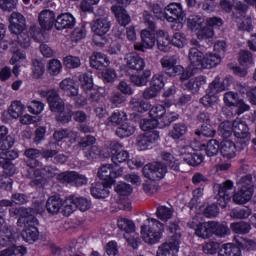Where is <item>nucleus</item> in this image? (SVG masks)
Instances as JSON below:
<instances>
[{"mask_svg":"<svg viewBox=\"0 0 256 256\" xmlns=\"http://www.w3.org/2000/svg\"><path fill=\"white\" fill-rule=\"evenodd\" d=\"M239 191L233 194V201L236 205H245L253 197L256 187V174L242 176L237 182Z\"/></svg>","mask_w":256,"mask_h":256,"instance_id":"nucleus-1","label":"nucleus"},{"mask_svg":"<svg viewBox=\"0 0 256 256\" xmlns=\"http://www.w3.org/2000/svg\"><path fill=\"white\" fill-rule=\"evenodd\" d=\"M143 17L148 28L141 31L142 43L134 45L136 51L153 49V47H155V42L157 41V38L155 37V18L147 11H144Z\"/></svg>","mask_w":256,"mask_h":256,"instance_id":"nucleus-2","label":"nucleus"},{"mask_svg":"<svg viewBox=\"0 0 256 256\" xmlns=\"http://www.w3.org/2000/svg\"><path fill=\"white\" fill-rule=\"evenodd\" d=\"M147 221L148 225L141 227L142 239L149 245H155V243H159L165 229L163 223L155 218H148Z\"/></svg>","mask_w":256,"mask_h":256,"instance_id":"nucleus-3","label":"nucleus"},{"mask_svg":"<svg viewBox=\"0 0 256 256\" xmlns=\"http://www.w3.org/2000/svg\"><path fill=\"white\" fill-rule=\"evenodd\" d=\"M91 29L94 33L93 41L96 45H105V35L111 29V22L107 18H97L92 22Z\"/></svg>","mask_w":256,"mask_h":256,"instance_id":"nucleus-4","label":"nucleus"},{"mask_svg":"<svg viewBox=\"0 0 256 256\" xmlns=\"http://www.w3.org/2000/svg\"><path fill=\"white\" fill-rule=\"evenodd\" d=\"M215 189L218 190V194L216 196L218 205H220V207H226L227 203L231 201V197L235 194L233 181L226 180L221 184H215Z\"/></svg>","mask_w":256,"mask_h":256,"instance_id":"nucleus-5","label":"nucleus"},{"mask_svg":"<svg viewBox=\"0 0 256 256\" xmlns=\"http://www.w3.org/2000/svg\"><path fill=\"white\" fill-rule=\"evenodd\" d=\"M142 171L146 179H150V181H159V179H163L167 174V166L161 162H154L146 164Z\"/></svg>","mask_w":256,"mask_h":256,"instance_id":"nucleus-6","label":"nucleus"},{"mask_svg":"<svg viewBox=\"0 0 256 256\" xmlns=\"http://www.w3.org/2000/svg\"><path fill=\"white\" fill-rule=\"evenodd\" d=\"M180 243L181 235H172L168 241L158 247L157 256H177V253H179Z\"/></svg>","mask_w":256,"mask_h":256,"instance_id":"nucleus-7","label":"nucleus"},{"mask_svg":"<svg viewBox=\"0 0 256 256\" xmlns=\"http://www.w3.org/2000/svg\"><path fill=\"white\" fill-rule=\"evenodd\" d=\"M123 175V168H116L113 164H105L100 167L98 171V177L102 181H106L107 185H113L117 177Z\"/></svg>","mask_w":256,"mask_h":256,"instance_id":"nucleus-8","label":"nucleus"},{"mask_svg":"<svg viewBox=\"0 0 256 256\" xmlns=\"http://www.w3.org/2000/svg\"><path fill=\"white\" fill-rule=\"evenodd\" d=\"M233 133L238 139V143L241 145H247L251 139V134L249 133V127L247 123L241 118H237L232 123Z\"/></svg>","mask_w":256,"mask_h":256,"instance_id":"nucleus-9","label":"nucleus"},{"mask_svg":"<svg viewBox=\"0 0 256 256\" xmlns=\"http://www.w3.org/2000/svg\"><path fill=\"white\" fill-rule=\"evenodd\" d=\"M185 18V12L183 7L179 3H171L165 8V19L169 23H174V21H183Z\"/></svg>","mask_w":256,"mask_h":256,"instance_id":"nucleus-10","label":"nucleus"},{"mask_svg":"<svg viewBox=\"0 0 256 256\" xmlns=\"http://www.w3.org/2000/svg\"><path fill=\"white\" fill-rule=\"evenodd\" d=\"M9 31L14 35L25 31V17L19 12H13L9 17Z\"/></svg>","mask_w":256,"mask_h":256,"instance_id":"nucleus-11","label":"nucleus"},{"mask_svg":"<svg viewBox=\"0 0 256 256\" xmlns=\"http://www.w3.org/2000/svg\"><path fill=\"white\" fill-rule=\"evenodd\" d=\"M189 227L192 229L195 228V234L197 237H201L202 239H209V237L213 236V228L215 227V222H203L200 224L188 223Z\"/></svg>","mask_w":256,"mask_h":256,"instance_id":"nucleus-12","label":"nucleus"},{"mask_svg":"<svg viewBox=\"0 0 256 256\" xmlns=\"http://www.w3.org/2000/svg\"><path fill=\"white\" fill-rule=\"evenodd\" d=\"M189 61L192 69H203L207 67L205 63V55L197 47H192L189 50Z\"/></svg>","mask_w":256,"mask_h":256,"instance_id":"nucleus-13","label":"nucleus"},{"mask_svg":"<svg viewBox=\"0 0 256 256\" xmlns=\"http://www.w3.org/2000/svg\"><path fill=\"white\" fill-rule=\"evenodd\" d=\"M126 67L133 71H143L145 69V59L135 53L126 54L124 58Z\"/></svg>","mask_w":256,"mask_h":256,"instance_id":"nucleus-14","label":"nucleus"},{"mask_svg":"<svg viewBox=\"0 0 256 256\" xmlns=\"http://www.w3.org/2000/svg\"><path fill=\"white\" fill-rule=\"evenodd\" d=\"M55 21V12L51 10H42L38 15L39 25L46 31L53 29Z\"/></svg>","mask_w":256,"mask_h":256,"instance_id":"nucleus-15","label":"nucleus"},{"mask_svg":"<svg viewBox=\"0 0 256 256\" xmlns=\"http://www.w3.org/2000/svg\"><path fill=\"white\" fill-rule=\"evenodd\" d=\"M19 236L11 230V226H4L0 232V247H7V245H14L17 243Z\"/></svg>","mask_w":256,"mask_h":256,"instance_id":"nucleus-16","label":"nucleus"},{"mask_svg":"<svg viewBox=\"0 0 256 256\" xmlns=\"http://www.w3.org/2000/svg\"><path fill=\"white\" fill-rule=\"evenodd\" d=\"M54 25L58 31H63V29H73L75 27V17L67 13L61 14L57 17Z\"/></svg>","mask_w":256,"mask_h":256,"instance_id":"nucleus-17","label":"nucleus"},{"mask_svg":"<svg viewBox=\"0 0 256 256\" xmlns=\"http://www.w3.org/2000/svg\"><path fill=\"white\" fill-rule=\"evenodd\" d=\"M157 139H159V132H146L145 134L138 136L137 145L142 149H147V147H151L152 143H155Z\"/></svg>","mask_w":256,"mask_h":256,"instance_id":"nucleus-18","label":"nucleus"},{"mask_svg":"<svg viewBox=\"0 0 256 256\" xmlns=\"http://www.w3.org/2000/svg\"><path fill=\"white\" fill-rule=\"evenodd\" d=\"M38 224L26 225L21 233L22 238L26 243H35L39 239V230L37 229Z\"/></svg>","mask_w":256,"mask_h":256,"instance_id":"nucleus-19","label":"nucleus"},{"mask_svg":"<svg viewBox=\"0 0 256 256\" xmlns=\"http://www.w3.org/2000/svg\"><path fill=\"white\" fill-rule=\"evenodd\" d=\"M111 11L112 13H114L121 27H125V25H129V23H131V16L127 14V10H125V8L118 5H114L111 7Z\"/></svg>","mask_w":256,"mask_h":256,"instance_id":"nucleus-20","label":"nucleus"},{"mask_svg":"<svg viewBox=\"0 0 256 256\" xmlns=\"http://www.w3.org/2000/svg\"><path fill=\"white\" fill-rule=\"evenodd\" d=\"M157 35V47L159 51L167 53L171 49V39H169V33L164 30H158Z\"/></svg>","mask_w":256,"mask_h":256,"instance_id":"nucleus-21","label":"nucleus"},{"mask_svg":"<svg viewBox=\"0 0 256 256\" xmlns=\"http://www.w3.org/2000/svg\"><path fill=\"white\" fill-rule=\"evenodd\" d=\"M90 65L93 67V69H98V71H101L104 67L109 65V59H107L105 54L96 52L90 58Z\"/></svg>","mask_w":256,"mask_h":256,"instance_id":"nucleus-22","label":"nucleus"},{"mask_svg":"<svg viewBox=\"0 0 256 256\" xmlns=\"http://www.w3.org/2000/svg\"><path fill=\"white\" fill-rule=\"evenodd\" d=\"M127 121V113L121 110L114 111L106 121L108 127H119Z\"/></svg>","mask_w":256,"mask_h":256,"instance_id":"nucleus-23","label":"nucleus"},{"mask_svg":"<svg viewBox=\"0 0 256 256\" xmlns=\"http://www.w3.org/2000/svg\"><path fill=\"white\" fill-rule=\"evenodd\" d=\"M227 87H229V80L224 79L221 81V77L216 76L215 79L209 84L207 91L217 95L218 93L225 91Z\"/></svg>","mask_w":256,"mask_h":256,"instance_id":"nucleus-24","label":"nucleus"},{"mask_svg":"<svg viewBox=\"0 0 256 256\" xmlns=\"http://www.w3.org/2000/svg\"><path fill=\"white\" fill-rule=\"evenodd\" d=\"M237 152L235 143L231 140H223L220 144V153L223 157L227 159H233Z\"/></svg>","mask_w":256,"mask_h":256,"instance_id":"nucleus-25","label":"nucleus"},{"mask_svg":"<svg viewBox=\"0 0 256 256\" xmlns=\"http://www.w3.org/2000/svg\"><path fill=\"white\" fill-rule=\"evenodd\" d=\"M28 179H31L30 185L35 187L37 185H41L43 183V169L30 167L27 170Z\"/></svg>","mask_w":256,"mask_h":256,"instance_id":"nucleus-26","label":"nucleus"},{"mask_svg":"<svg viewBox=\"0 0 256 256\" xmlns=\"http://www.w3.org/2000/svg\"><path fill=\"white\" fill-rule=\"evenodd\" d=\"M62 207L63 200L58 196H51L46 202V209L48 213H51V215H57V213H59V210H62Z\"/></svg>","mask_w":256,"mask_h":256,"instance_id":"nucleus-27","label":"nucleus"},{"mask_svg":"<svg viewBox=\"0 0 256 256\" xmlns=\"http://www.w3.org/2000/svg\"><path fill=\"white\" fill-rule=\"evenodd\" d=\"M91 195H93L95 199H105L109 197V187L101 182H96L91 186Z\"/></svg>","mask_w":256,"mask_h":256,"instance_id":"nucleus-28","label":"nucleus"},{"mask_svg":"<svg viewBox=\"0 0 256 256\" xmlns=\"http://www.w3.org/2000/svg\"><path fill=\"white\" fill-rule=\"evenodd\" d=\"M48 104L52 113H61V111H64L65 109V102H63V99L59 97V94H57V92L55 95H50Z\"/></svg>","mask_w":256,"mask_h":256,"instance_id":"nucleus-29","label":"nucleus"},{"mask_svg":"<svg viewBox=\"0 0 256 256\" xmlns=\"http://www.w3.org/2000/svg\"><path fill=\"white\" fill-rule=\"evenodd\" d=\"M60 89L65 91L69 97H77L79 90L75 87V81L71 78H66L60 82Z\"/></svg>","mask_w":256,"mask_h":256,"instance_id":"nucleus-30","label":"nucleus"},{"mask_svg":"<svg viewBox=\"0 0 256 256\" xmlns=\"http://www.w3.org/2000/svg\"><path fill=\"white\" fill-rule=\"evenodd\" d=\"M151 78V70H144L142 74L130 76L131 83L137 87H145Z\"/></svg>","mask_w":256,"mask_h":256,"instance_id":"nucleus-31","label":"nucleus"},{"mask_svg":"<svg viewBox=\"0 0 256 256\" xmlns=\"http://www.w3.org/2000/svg\"><path fill=\"white\" fill-rule=\"evenodd\" d=\"M218 256H241V248L233 243L223 244Z\"/></svg>","mask_w":256,"mask_h":256,"instance_id":"nucleus-32","label":"nucleus"},{"mask_svg":"<svg viewBox=\"0 0 256 256\" xmlns=\"http://www.w3.org/2000/svg\"><path fill=\"white\" fill-rule=\"evenodd\" d=\"M133 133H135V126L130 122H124L116 129V135L120 137V139L131 137Z\"/></svg>","mask_w":256,"mask_h":256,"instance_id":"nucleus-33","label":"nucleus"},{"mask_svg":"<svg viewBox=\"0 0 256 256\" xmlns=\"http://www.w3.org/2000/svg\"><path fill=\"white\" fill-rule=\"evenodd\" d=\"M130 105L133 111H137V113H145V111H149V108L151 107L148 102H145L138 96L132 97Z\"/></svg>","mask_w":256,"mask_h":256,"instance_id":"nucleus-34","label":"nucleus"},{"mask_svg":"<svg viewBox=\"0 0 256 256\" xmlns=\"http://www.w3.org/2000/svg\"><path fill=\"white\" fill-rule=\"evenodd\" d=\"M230 229L237 235H247L251 231V224L245 221L234 222L230 225Z\"/></svg>","mask_w":256,"mask_h":256,"instance_id":"nucleus-35","label":"nucleus"},{"mask_svg":"<svg viewBox=\"0 0 256 256\" xmlns=\"http://www.w3.org/2000/svg\"><path fill=\"white\" fill-rule=\"evenodd\" d=\"M179 119V115L176 112H172L169 110L165 111V114L158 120L159 127L163 129V127H169L174 121Z\"/></svg>","mask_w":256,"mask_h":256,"instance_id":"nucleus-36","label":"nucleus"},{"mask_svg":"<svg viewBox=\"0 0 256 256\" xmlns=\"http://www.w3.org/2000/svg\"><path fill=\"white\" fill-rule=\"evenodd\" d=\"M25 111V106L21 101H14L8 108V114L12 119H19Z\"/></svg>","mask_w":256,"mask_h":256,"instance_id":"nucleus-37","label":"nucleus"},{"mask_svg":"<svg viewBox=\"0 0 256 256\" xmlns=\"http://www.w3.org/2000/svg\"><path fill=\"white\" fill-rule=\"evenodd\" d=\"M219 63H221L220 54H217V52L206 54V56H204V65L207 66H203V69H211L212 67H217Z\"/></svg>","mask_w":256,"mask_h":256,"instance_id":"nucleus-38","label":"nucleus"},{"mask_svg":"<svg viewBox=\"0 0 256 256\" xmlns=\"http://www.w3.org/2000/svg\"><path fill=\"white\" fill-rule=\"evenodd\" d=\"M77 206L75 204V196H70L66 200L62 201V213L66 217H69L73 212H75Z\"/></svg>","mask_w":256,"mask_h":256,"instance_id":"nucleus-39","label":"nucleus"},{"mask_svg":"<svg viewBox=\"0 0 256 256\" xmlns=\"http://www.w3.org/2000/svg\"><path fill=\"white\" fill-rule=\"evenodd\" d=\"M161 157L163 161H165V163L168 165V167L172 169V171H181V169L179 168V160L176 159L173 154L169 152H162Z\"/></svg>","mask_w":256,"mask_h":256,"instance_id":"nucleus-40","label":"nucleus"},{"mask_svg":"<svg viewBox=\"0 0 256 256\" xmlns=\"http://www.w3.org/2000/svg\"><path fill=\"white\" fill-rule=\"evenodd\" d=\"M238 60L242 67H251L254 65L253 54L248 50H241L238 56Z\"/></svg>","mask_w":256,"mask_h":256,"instance_id":"nucleus-41","label":"nucleus"},{"mask_svg":"<svg viewBox=\"0 0 256 256\" xmlns=\"http://www.w3.org/2000/svg\"><path fill=\"white\" fill-rule=\"evenodd\" d=\"M187 133V126L184 123H176L174 124L172 130L169 133V136L172 139H181Z\"/></svg>","mask_w":256,"mask_h":256,"instance_id":"nucleus-42","label":"nucleus"},{"mask_svg":"<svg viewBox=\"0 0 256 256\" xmlns=\"http://www.w3.org/2000/svg\"><path fill=\"white\" fill-rule=\"evenodd\" d=\"M62 69H63V64H61V61H59L57 59H52L48 62L47 72L52 77L59 75V73H61Z\"/></svg>","mask_w":256,"mask_h":256,"instance_id":"nucleus-43","label":"nucleus"},{"mask_svg":"<svg viewBox=\"0 0 256 256\" xmlns=\"http://www.w3.org/2000/svg\"><path fill=\"white\" fill-rule=\"evenodd\" d=\"M224 102L228 107H237L242 104L239 95L234 92H226L224 94Z\"/></svg>","mask_w":256,"mask_h":256,"instance_id":"nucleus-44","label":"nucleus"},{"mask_svg":"<svg viewBox=\"0 0 256 256\" xmlns=\"http://www.w3.org/2000/svg\"><path fill=\"white\" fill-rule=\"evenodd\" d=\"M74 203L79 211L85 212L91 209V200L89 198L74 196Z\"/></svg>","mask_w":256,"mask_h":256,"instance_id":"nucleus-45","label":"nucleus"},{"mask_svg":"<svg viewBox=\"0 0 256 256\" xmlns=\"http://www.w3.org/2000/svg\"><path fill=\"white\" fill-rule=\"evenodd\" d=\"M118 228L125 233H134L135 232V223L127 218L118 219Z\"/></svg>","mask_w":256,"mask_h":256,"instance_id":"nucleus-46","label":"nucleus"},{"mask_svg":"<svg viewBox=\"0 0 256 256\" xmlns=\"http://www.w3.org/2000/svg\"><path fill=\"white\" fill-rule=\"evenodd\" d=\"M32 73L34 79H41L42 75L45 74V64L39 60L32 61Z\"/></svg>","mask_w":256,"mask_h":256,"instance_id":"nucleus-47","label":"nucleus"},{"mask_svg":"<svg viewBox=\"0 0 256 256\" xmlns=\"http://www.w3.org/2000/svg\"><path fill=\"white\" fill-rule=\"evenodd\" d=\"M218 133H219V135L224 137V139L231 137V135H233V123H231L229 121L222 122L219 125Z\"/></svg>","mask_w":256,"mask_h":256,"instance_id":"nucleus-48","label":"nucleus"},{"mask_svg":"<svg viewBox=\"0 0 256 256\" xmlns=\"http://www.w3.org/2000/svg\"><path fill=\"white\" fill-rule=\"evenodd\" d=\"M79 81L83 91H91L93 89V76L91 74H81Z\"/></svg>","mask_w":256,"mask_h":256,"instance_id":"nucleus-49","label":"nucleus"},{"mask_svg":"<svg viewBox=\"0 0 256 256\" xmlns=\"http://www.w3.org/2000/svg\"><path fill=\"white\" fill-rule=\"evenodd\" d=\"M129 159V152L122 150L112 155V163L116 169H119V163H125Z\"/></svg>","mask_w":256,"mask_h":256,"instance_id":"nucleus-50","label":"nucleus"},{"mask_svg":"<svg viewBox=\"0 0 256 256\" xmlns=\"http://www.w3.org/2000/svg\"><path fill=\"white\" fill-rule=\"evenodd\" d=\"M158 219L161 221H169L173 217V210L166 206H159L156 211Z\"/></svg>","mask_w":256,"mask_h":256,"instance_id":"nucleus-51","label":"nucleus"},{"mask_svg":"<svg viewBox=\"0 0 256 256\" xmlns=\"http://www.w3.org/2000/svg\"><path fill=\"white\" fill-rule=\"evenodd\" d=\"M203 159V154L192 152L190 156L185 157V163H187V165H191L192 167H197V165H201L203 163Z\"/></svg>","mask_w":256,"mask_h":256,"instance_id":"nucleus-52","label":"nucleus"},{"mask_svg":"<svg viewBox=\"0 0 256 256\" xmlns=\"http://www.w3.org/2000/svg\"><path fill=\"white\" fill-rule=\"evenodd\" d=\"M27 109L33 115H40V113H43V109H45V104L41 101L33 100L28 103Z\"/></svg>","mask_w":256,"mask_h":256,"instance_id":"nucleus-53","label":"nucleus"},{"mask_svg":"<svg viewBox=\"0 0 256 256\" xmlns=\"http://www.w3.org/2000/svg\"><path fill=\"white\" fill-rule=\"evenodd\" d=\"M201 103L204 107H211L219 101V96L217 94L211 93L209 90H206V95L201 98Z\"/></svg>","mask_w":256,"mask_h":256,"instance_id":"nucleus-54","label":"nucleus"},{"mask_svg":"<svg viewBox=\"0 0 256 256\" xmlns=\"http://www.w3.org/2000/svg\"><path fill=\"white\" fill-rule=\"evenodd\" d=\"M140 127H141L142 131H146L147 133H149L151 131H156L153 129H157V127H159V120H157L155 118L143 120L142 123L140 124Z\"/></svg>","mask_w":256,"mask_h":256,"instance_id":"nucleus-55","label":"nucleus"},{"mask_svg":"<svg viewBox=\"0 0 256 256\" xmlns=\"http://www.w3.org/2000/svg\"><path fill=\"white\" fill-rule=\"evenodd\" d=\"M171 43L172 45H174V47H178V49H183V47H185V44L187 43V38L185 37V34L181 32H176L171 39Z\"/></svg>","mask_w":256,"mask_h":256,"instance_id":"nucleus-56","label":"nucleus"},{"mask_svg":"<svg viewBox=\"0 0 256 256\" xmlns=\"http://www.w3.org/2000/svg\"><path fill=\"white\" fill-rule=\"evenodd\" d=\"M236 243L239 247H243L247 251H255L256 249V242L255 240L247 239V238H235Z\"/></svg>","mask_w":256,"mask_h":256,"instance_id":"nucleus-57","label":"nucleus"},{"mask_svg":"<svg viewBox=\"0 0 256 256\" xmlns=\"http://www.w3.org/2000/svg\"><path fill=\"white\" fill-rule=\"evenodd\" d=\"M72 117L73 112L71 111V108H64V110H61V112L57 113L56 121L59 123H69Z\"/></svg>","mask_w":256,"mask_h":256,"instance_id":"nucleus-58","label":"nucleus"},{"mask_svg":"<svg viewBox=\"0 0 256 256\" xmlns=\"http://www.w3.org/2000/svg\"><path fill=\"white\" fill-rule=\"evenodd\" d=\"M76 179H77V172H63L58 175V180L61 183H70V185H75Z\"/></svg>","mask_w":256,"mask_h":256,"instance_id":"nucleus-59","label":"nucleus"},{"mask_svg":"<svg viewBox=\"0 0 256 256\" xmlns=\"http://www.w3.org/2000/svg\"><path fill=\"white\" fill-rule=\"evenodd\" d=\"M17 35V41H18V45H20V47H23L24 49H27L28 47H30L31 45V36H29V33L22 31Z\"/></svg>","mask_w":256,"mask_h":256,"instance_id":"nucleus-60","label":"nucleus"},{"mask_svg":"<svg viewBox=\"0 0 256 256\" xmlns=\"http://www.w3.org/2000/svg\"><path fill=\"white\" fill-rule=\"evenodd\" d=\"M251 215V209L242 208V209H233L230 212V217L232 219H247Z\"/></svg>","mask_w":256,"mask_h":256,"instance_id":"nucleus-61","label":"nucleus"},{"mask_svg":"<svg viewBox=\"0 0 256 256\" xmlns=\"http://www.w3.org/2000/svg\"><path fill=\"white\" fill-rule=\"evenodd\" d=\"M165 111H167L163 105L153 106L149 111V116L151 119H157V121H161V118L165 115Z\"/></svg>","mask_w":256,"mask_h":256,"instance_id":"nucleus-62","label":"nucleus"},{"mask_svg":"<svg viewBox=\"0 0 256 256\" xmlns=\"http://www.w3.org/2000/svg\"><path fill=\"white\" fill-rule=\"evenodd\" d=\"M219 153V141L210 140L206 147V155L208 157H215Z\"/></svg>","mask_w":256,"mask_h":256,"instance_id":"nucleus-63","label":"nucleus"},{"mask_svg":"<svg viewBox=\"0 0 256 256\" xmlns=\"http://www.w3.org/2000/svg\"><path fill=\"white\" fill-rule=\"evenodd\" d=\"M196 135H202L203 137H215V129L210 124H203L199 130L196 131Z\"/></svg>","mask_w":256,"mask_h":256,"instance_id":"nucleus-64","label":"nucleus"}]
</instances>
